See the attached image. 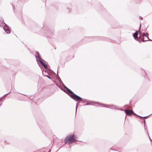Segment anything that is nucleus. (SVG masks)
Wrapping results in <instances>:
<instances>
[{
	"label": "nucleus",
	"instance_id": "1a4fd4ad",
	"mask_svg": "<svg viewBox=\"0 0 152 152\" xmlns=\"http://www.w3.org/2000/svg\"><path fill=\"white\" fill-rule=\"evenodd\" d=\"M146 34H148V33H147V34H145V33H144V34H143V35H143V37H147V39H149L150 40L152 41V40H151L150 39H149V38H148V36H147V35H146Z\"/></svg>",
	"mask_w": 152,
	"mask_h": 152
},
{
	"label": "nucleus",
	"instance_id": "412c9836",
	"mask_svg": "<svg viewBox=\"0 0 152 152\" xmlns=\"http://www.w3.org/2000/svg\"><path fill=\"white\" fill-rule=\"evenodd\" d=\"M149 138H150V140H151V139L150 138V137H149Z\"/></svg>",
	"mask_w": 152,
	"mask_h": 152
},
{
	"label": "nucleus",
	"instance_id": "39448f33",
	"mask_svg": "<svg viewBox=\"0 0 152 152\" xmlns=\"http://www.w3.org/2000/svg\"><path fill=\"white\" fill-rule=\"evenodd\" d=\"M102 107H103L110 108L113 109H116L115 106L113 105H106L105 104H102Z\"/></svg>",
	"mask_w": 152,
	"mask_h": 152
},
{
	"label": "nucleus",
	"instance_id": "0eeeda50",
	"mask_svg": "<svg viewBox=\"0 0 152 152\" xmlns=\"http://www.w3.org/2000/svg\"><path fill=\"white\" fill-rule=\"evenodd\" d=\"M67 92L68 94L71 96V95L72 94H74L69 89L66 88Z\"/></svg>",
	"mask_w": 152,
	"mask_h": 152
},
{
	"label": "nucleus",
	"instance_id": "9d476101",
	"mask_svg": "<svg viewBox=\"0 0 152 152\" xmlns=\"http://www.w3.org/2000/svg\"><path fill=\"white\" fill-rule=\"evenodd\" d=\"M148 40H145L144 39V38H143V39L142 40V41H148Z\"/></svg>",
	"mask_w": 152,
	"mask_h": 152
},
{
	"label": "nucleus",
	"instance_id": "f257e3e1",
	"mask_svg": "<svg viewBox=\"0 0 152 152\" xmlns=\"http://www.w3.org/2000/svg\"><path fill=\"white\" fill-rule=\"evenodd\" d=\"M76 136L74 134H71L66 137L64 140L65 143H67L70 145L71 143L75 142L76 140Z\"/></svg>",
	"mask_w": 152,
	"mask_h": 152
},
{
	"label": "nucleus",
	"instance_id": "f03ea898",
	"mask_svg": "<svg viewBox=\"0 0 152 152\" xmlns=\"http://www.w3.org/2000/svg\"><path fill=\"white\" fill-rule=\"evenodd\" d=\"M36 53L37 55H36L37 61H39L45 69H47V66L45 61L41 58L38 52H36Z\"/></svg>",
	"mask_w": 152,
	"mask_h": 152
},
{
	"label": "nucleus",
	"instance_id": "20e7f679",
	"mask_svg": "<svg viewBox=\"0 0 152 152\" xmlns=\"http://www.w3.org/2000/svg\"><path fill=\"white\" fill-rule=\"evenodd\" d=\"M3 29L7 34H9L11 32V30L10 28L6 24H5L4 27H3Z\"/></svg>",
	"mask_w": 152,
	"mask_h": 152
},
{
	"label": "nucleus",
	"instance_id": "423d86ee",
	"mask_svg": "<svg viewBox=\"0 0 152 152\" xmlns=\"http://www.w3.org/2000/svg\"><path fill=\"white\" fill-rule=\"evenodd\" d=\"M125 113L126 115H130L132 114L133 111L132 110H125Z\"/></svg>",
	"mask_w": 152,
	"mask_h": 152
},
{
	"label": "nucleus",
	"instance_id": "4468645a",
	"mask_svg": "<svg viewBox=\"0 0 152 152\" xmlns=\"http://www.w3.org/2000/svg\"><path fill=\"white\" fill-rule=\"evenodd\" d=\"M148 116H149V115H148V116H146L144 117H142V118H146L147 117H148Z\"/></svg>",
	"mask_w": 152,
	"mask_h": 152
},
{
	"label": "nucleus",
	"instance_id": "f8f14e48",
	"mask_svg": "<svg viewBox=\"0 0 152 152\" xmlns=\"http://www.w3.org/2000/svg\"><path fill=\"white\" fill-rule=\"evenodd\" d=\"M46 76L49 79H51V78L49 76H48V75H46Z\"/></svg>",
	"mask_w": 152,
	"mask_h": 152
},
{
	"label": "nucleus",
	"instance_id": "7ed1b4c3",
	"mask_svg": "<svg viewBox=\"0 0 152 152\" xmlns=\"http://www.w3.org/2000/svg\"><path fill=\"white\" fill-rule=\"evenodd\" d=\"M71 96L75 100L81 101L82 100V98H81L76 95L75 94H72L71 95Z\"/></svg>",
	"mask_w": 152,
	"mask_h": 152
},
{
	"label": "nucleus",
	"instance_id": "aec40b11",
	"mask_svg": "<svg viewBox=\"0 0 152 152\" xmlns=\"http://www.w3.org/2000/svg\"><path fill=\"white\" fill-rule=\"evenodd\" d=\"M0 26H2V25H1V24H0Z\"/></svg>",
	"mask_w": 152,
	"mask_h": 152
},
{
	"label": "nucleus",
	"instance_id": "9b49d317",
	"mask_svg": "<svg viewBox=\"0 0 152 152\" xmlns=\"http://www.w3.org/2000/svg\"><path fill=\"white\" fill-rule=\"evenodd\" d=\"M77 105H76V113H75V115L76 114V111H77Z\"/></svg>",
	"mask_w": 152,
	"mask_h": 152
},
{
	"label": "nucleus",
	"instance_id": "ddd939ff",
	"mask_svg": "<svg viewBox=\"0 0 152 152\" xmlns=\"http://www.w3.org/2000/svg\"><path fill=\"white\" fill-rule=\"evenodd\" d=\"M132 114H133L134 115H136V114L134 113L133 112L132 113Z\"/></svg>",
	"mask_w": 152,
	"mask_h": 152
},
{
	"label": "nucleus",
	"instance_id": "a211bd4d",
	"mask_svg": "<svg viewBox=\"0 0 152 152\" xmlns=\"http://www.w3.org/2000/svg\"><path fill=\"white\" fill-rule=\"evenodd\" d=\"M86 104V105H88V104Z\"/></svg>",
	"mask_w": 152,
	"mask_h": 152
},
{
	"label": "nucleus",
	"instance_id": "6e6552de",
	"mask_svg": "<svg viewBox=\"0 0 152 152\" xmlns=\"http://www.w3.org/2000/svg\"><path fill=\"white\" fill-rule=\"evenodd\" d=\"M137 35L138 32L137 31L136 32L133 34V37L135 39H136L137 38Z\"/></svg>",
	"mask_w": 152,
	"mask_h": 152
},
{
	"label": "nucleus",
	"instance_id": "2eb2a0df",
	"mask_svg": "<svg viewBox=\"0 0 152 152\" xmlns=\"http://www.w3.org/2000/svg\"><path fill=\"white\" fill-rule=\"evenodd\" d=\"M3 23L4 24V21L3 20H2V21H1V23H2V24H3V23Z\"/></svg>",
	"mask_w": 152,
	"mask_h": 152
},
{
	"label": "nucleus",
	"instance_id": "4be33fe9",
	"mask_svg": "<svg viewBox=\"0 0 152 152\" xmlns=\"http://www.w3.org/2000/svg\"><path fill=\"white\" fill-rule=\"evenodd\" d=\"M2 26V27H4V26Z\"/></svg>",
	"mask_w": 152,
	"mask_h": 152
},
{
	"label": "nucleus",
	"instance_id": "6ab92c4d",
	"mask_svg": "<svg viewBox=\"0 0 152 152\" xmlns=\"http://www.w3.org/2000/svg\"><path fill=\"white\" fill-rule=\"evenodd\" d=\"M9 93H7V94H5V95H6V94H8Z\"/></svg>",
	"mask_w": 152,
	"mask_h": 152
},
{
	"label": "nucleus",
	"instance_id": "dca6fc26",
	"mask_svg": "<svg viewBox=\"0 0 152 152\" xmlns=\"http://www.w3.org/2000/svg\"><path fill=\"white\" fill-rule=\"evenodd\" d=\"M140 19L142 20V18L141 17H140Z\"/></svg>",
	"mask_w": 152,
	"mask_h": 152
},
{
	"label": "nucleus",
	"instance_id": "f3484780",
	"mask_svg": "<svg viewBox=\"0 0 152 152\" xmlns=\"http://www.w3.org/2000/svg\"><path fill=\"white\" fill-rule=\"evenodd\" d=\"M139 34H140H140H141V32H139Z\"/></svg>",
	"mask_w": 152,
	"mask_h": 152
}]
</instances>
